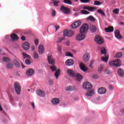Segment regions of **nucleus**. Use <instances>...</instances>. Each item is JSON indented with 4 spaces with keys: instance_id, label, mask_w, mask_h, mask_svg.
Listing matches in <instances>:
<instances>
[{
    "instance_id": "obj_1",
    "label": "nucleus",
    "mask_w": 124,
    "mask_h": 124,
    "mask_svg": "<svg viewBox=\"0 0 124 124\" xmlns=\"http://www.w3.org/2000/svg\"><path fill=\"white\" fill-rule=\"evenodd\" d=\"M89 30V25L86 23L83 24L81 26L79 31L81 33H84L86 34L88 32Z\"/></svg>"
},
{
    "instance_id": "obj_2",
    "label": "nucleus",
    "mask_w": 124,
    "mask_h": 124,
    "mask_svg": "<svg viewBox=\"0 0 124 124\" xmlns=\"http://www.w3.org/2000/svg\"><path fill=\"white\" fill-rule=\"evenodd\" d=\"M74 32L72 30H65L63 31V36H67V37H71L73 36Z\"/></svg>"
},
{
    "instance_id": "obj_3",
    "label": "nucleus",
    "mask_w": 124,
    "mask_h": 124,
    "mask_svg": "<svg viewBox=\"0 0 124 124\" xmlns=\"http://www.w3.org/2000/svg\"><path fill=\"white\" fill-rule=\"evenodd\" d=\"M95 41L96 43H97V44H99L100 45H101V44H103V43H104L103 38L98 35L95 36Z\"/></svg>"
},
{
    "instance_id": "obj_4",
    "label": "nucleus",
    "mask_w": 124,
    "mask_h": 124,
    "mask_svg": "<svg viewBox=\"0 0 124 124\" xmlns=\"http://www.w3.org/2000/svg\"><path fill=\"white\" fill-rule=\"evenodd\" d=\"M15 90L17 94H20L21 93V86L18 82L14 83Z\"/></svg>"
},
{
    "instance_id": "obj_5",
    "label": "nucleus",
    "mask_w": 124,
    "mask_h": 124,
    "mask_svg": "<svg viewBox=\"0 0 124 124\" xmlns=\"http://www.w3.org/2000/svg\"><path fill=\"white\" fill-rule=\"evenodd\" d=\"M83 88L84 90H92L93 85L89 82H85L83 84Z\"/></svg>"
},
{
    "instance_id": "obj_6",
    "label": "nucleus",
    "mask_w": 124,
    "mask_h": 124,
    "mask_svg": "<svg viewBox=\"0 0 124 124\" xmlns=\"http://www.w3.org/2000/svg\"><path fill=\"white\" fill-rule=\"evenodd\" d=\"M60 10L64 14H70V9L63 6H61Z\"/></svg>"
},
{
    "instance_id": "obj_7",
    "label": "nucleus",
    "mask_w": 124,
    "mask_h": 124,
    "mask_svg": "<svg viewBox=\"0 0 124 124\" xmlns=\"http://www.w3.org/2000/svg\"><path fill=\"white\" fill-rule=\"evenodd\" d=\"M86 38V34L80 32L76 37V39L78 41L84 40Z\"/></svg>"
},
{
    "instance_id": "obj_8",
    "label": "nucleus",
    "mask_w": 124,
    "mask_h": 124,
    "mask_svg": "<svg viewBox=\"0 0 124 124\" xmlns=\"http://www.w3.org/2000/svg\"><path fill=\"white\" fill-rule=\"evenodd\" d=\"M81 24H82V22H81L80 21H77L74 22L71 25V27L72 28V29H77V28H78V27H80V26H81Z\"/></svg>"
},
{
    "instance_id": "obj_9",
    "label": "nucleus",
    "mask_w": 124,
    "mask_h": 124,
    "mask_svg": "<svg viewBox=\"0 0 124 124\" xmlns=\"http://www.w3.org/2000/svg\"><path fill=\"white\" fill-rule=\"evenodd\" d=\"M47 61L49 64H55V59H54V58H53V56L52 55L47 56Z\"/></svg>"
},
{
    "instance_id": "obj_10",
    "label": "nucleus",
    "mask_w": 124,
    "mask_h": 124,
    "mask_svg": "<svg viewBox=\"0 0 124 124\" xmlns=\"http://www.w3.org/2000/svg\"><path fill=\"white\" fill-rule=\"evenodd\" d=\"M67 73L69 76H70L71 77H75L76 76V74L74 72V71L71 70V69H68L67 70Z\"/></svg>"
},
{
    "instance_id": "obj_11",
    "label": "nucleus",
    "mask_w": 124,
    "mask_h": 124,
    "mask_svg": "<svg viewBox=\"0 0 124 124\" xmlns=\"http://www.w3.org/2000/svg\"><path fill=\"white\" fill-rule=\"evenodd\" d=\"M107 92V90L104 87H101L98 90V93L99 94H104L105 93H106Z\"/></svg>"
},
{
    "instance_id": "obj_12",
    "label": "nucleus",
    "mask_w": 124,
    "mask_h": 124,
    "mask_svg": "<svg viewBox=\"0 0 124 124\" xmlns=\"http://www.w3.org/2000/svg\"><path fill=\"white\" fill-rule=\"evenodd\" d=\"M36 93L37 95L40 97H44V96H45V93H44V92H43L42 90H41L40 89L36 90Z\"/></svg>"
},
{
    "instance_id": "obj_13",
    "label": "nucleus",
    "mask_w": 124,
    "mask_h": 124,
    "mask_svg": "<svg viewBox=\"0 0 124 124\" xmlns=\"http://www.w3.org/2000/svg\"><path fill=\"white\" fill-rule=\"evenodd\" d=\"M38 52L39 55H42L44 53V46L42 45H40L38 46Z\"/></svg>"
},
{
    "instance_id": "obj_14",
    "label": "nucleus",
    "mask_w": 124,
    "mask_h": 124,
    "mask_svg": "<svg viewBox=\"0 0 124 124\" xmlns=\"http://www.w3.org/2000/svg\"><path fill=\"white\" fill-rule=\"evenodd\" d=\"M65 64L67 66H71V65L74 64V61L72 59H68L65 62Z\"/></svg>"
},
{
    "instance_id": "obj_15",
    "label": "nucleus",
    "mask_w": 124,
    "mask_h": 124,
    "mask_svg": "<svg viewBox=\"0 0 124 124\" xmlns=\"http://www.w3.org/2000/svg\"><path fill=\"white\" fill-rule=\"evenodd\" d=\"M83 60L85 62H89L90 61V54L89 53H85L83 56Z\"/></svg>"
},
{
    "instance_id": "obj_16",
    "label": "nucleus",
    "mask_w": 124,
    "mask_h": 124,
    "mask_svg": "<svg viewBox=\"0 0 124 124\" xmlns=\"http://www.w3.org/2000/svg\"><path fill=\"white\" fill-rule=\"evenodd\" d=\"M24 50H25L26 51L29 50L30 47V44H29L27 42H25V43L23 44L22 46Z\"/></svg>"
},
{
    "instance_id": "obj_17",
    "label": "nucleus",
    "mask_w": 124,
    "mask_h": 124,
    "mask_svg": "<svg viewBox=\"0 0 124 124\" xmlns=\"http://www.w3.org/2000/svg\"><path fill=\"white\" fill-rule=\"evenodd\" d=\"M118 74L119 76H120L121 77H124V71L122 68H119L118 69L117 71Z\"/></svg>"
},
{
    "instance_id": "obj_18",
    "label": "nucleus",
    "mask_w": 124,
    "mask_h": 124,
    "mask_svg": "<svg viewBox=\"0 0 124 124\" xmlns=\"http://www.w3.org/2000/svg\"><path fill=\"white\" fill-rule=\"evenodd\" d=\"M113 31H114V27H113V26H109L105 29V31L106 32H112Z\"/></svg>"
},
{
    "instance_id": "obj_19",
    "label": "nucleus",
    "mask_w": 124,
    "mask_h": 124,
    "mask_svg": "<svg viewBox=\"0 0 124 124\" xmlns=\"http://www.w3.org/2000/svg\"><path fill=\"white\" fill-rule=\"evenodd\" d=\"M51 102L53 104H54V105H57V104L60 103V99L57 98H53L51 100Z\"/></svg>"
},
{
    "instance_id": "obj_20",
    "label": "nucleus",
    "mask_w": 124,
    "mask_h": 124,
    "mask_svg": "<svg viewBox=\"0 0 124 124\" xmlns=\"http://www.w3.org/2000/svg\"><path fill=\"white\" fill-rule=\"evenodd\" d=\"M13 62H14V64H15V66L17 68H20V67H21L20 63L19 62V61L17 60V59H14Z\"/></svg>"
},
{
    "instance_id": "obj_21",
    "label": "nucleus",
    "mask_w": 124,
    "mask_h": 124,
    "mask_svg": "<svg viewBox=\"0 0 124 124\" xmlns=\"http://www.w3.org/2000/svg\"><path fill=\"white\" fill-rule=\"evenodd\" d=\"M115 35L117 39H121L122 38V35L120 33V31L116 30L115 32Z\"/></svg>"
},
{
    "instance_id": "obj_22",
    "label": "nucleus",
    "mask_w": 124,
    "mask_h": 124,
    "mask_svg": "<svg viewBox=\"0 0 124 124\" xmlns=\"http://www.w3.org/2000/svg\"><path fill=\"white\" fill-rule=\"evenodd\" d=\"M114 66L116 67H120L121 66V60L117 59L114 61Z\"/></svg>"
},
{
    "instance_id": "obj_23",
    "label": "nucleus",
    "mask_w": 124,
    "mask_h": 124,
    "mask_svg": "<svg viewBox=\"0 0 124 124\" xmlns=\"http://www.w3.org/2000/svg\"><path fill=\"white\" fill-rule=\"evenodd\" d=\"M79 67L81 70H82V71H84V72H86V71H88V69L86 68V67L85 66V64L83 63H81L79 65Z\"/></svg>"
},
{
    "instance_id": "obj_24",
    "label": "nucleus",
    "mask_w": 124,
    "mask_h": 124,
    "mask_svg": "<svg viewBox=\"0 0 124 124\" xmlns=\"http://www.w3.org/2000/svg\"><path fill=\"white\" fill-rule=\"evenodd\" d=\"M5 66L7 69H12L14 67V65L12 63L9 62L5 65Z\"/></svg>"
},
{
    "instance_id": "obj_25",
    "label": "nucleus",
    "mask_w": 124,
    "mask_h": 124,
    "mask_svg": "<svg viewBox=\"0 0 124 124\" xmlns=\"http://www.w3.org/2000/svg\"><path fill=\"white\" fill-rule=\"evenodd\" d=\"M33 73H34V71H33V69H29L26 71V74L28 75V76H31V75H32Z\"/></svg>"
},
{
    "instance_id": "obj_26",
    "label": "nucleus",
    "mask_w": 124,
    "mask_h": 124,
    "mask_svg": "<svg viewBox=\"0 0 124 124\" xmlns=\"http://www.w3.org/2000/svg\"><path fill=\"white\" fill-rule=\"evenodd\" d=\"M90 30L92 32H95V31H96V27L95 26L91 24Z\"/></svg>"
},
{
    "instance_id": "obj_27",
    "label": "nucleus",
    "mask_w": 124,
    "mask_h": 124,
    "mask_svg": "<svg viewBox=\"0 0 124 124\" xmlns=\"http://www.w3.org/2000/svg\"><path fill=\"white\" fill-rule=\"evenodd\" d=\"M103 69H104V64H101L98 67V71L99 73H101L103 71Z\"/></svg>"
},
{
    "instance_id": "obj_28",
    "label": "nucleus",
    "mask_w": 124,
    "mask_h": 124,
    "mask_svg": "<svg viewBox=\"0 0 124 124\" xmlns=\"http://www.w3.org/2000/svg\"><path fill=\"white\" fill-rule=\"evenodd\" d=\"M93 94H94V91H93V90L88 91L86 93V95L87 96H92Z\"/></svg>"
},
{
    "instance_id": "obj_29",
    "label": "nucleus",
    "mask_w": 124,
    "mask_h": 124,
    "mask_svg": "<svg viewBox=\"0 0 124 124\" xmlns=\"http://www.w3.org/2000/svg\"><path fill=\"white\" fill-rule=\"evenodd\" d=\"M11 38L13 40H18V39H19V37H18V35L16 34H12L11 35Z\"/></svg>"
},
{
    "instance_id": "obj_30",
    "label": "nucleus",
    "mask_w": 124,
    "mask_h": 124,
    "mask_svg": "<svg viewBox=\"0 0 124 124\" xmlns=\"http://www.w3.org/2000/svg\"><path fill=\"white\" fill-rule=\"evenodd\" d=\"M75 77H77V80H78V81H81L83 78L82 75L78 73L76 74Z\"/></svg>"
},
{
    "instance_id": "obj_31",
    "label": "nucleus",
    "mask_w": 124,
    "mask_h": 124,
    "mask_svg": "<svg viewBox=\"0 0 124 124\" xmlns=\"http://www.w3.org/2000/svg\"><path fill=\"white\" fill-rule=\"evenodd\" d=\"M101 52L102 55H106L107 54V51H106V49L105 47H101Z\"/></svg>"
},
{
    "instance_id": "obj_32",
    "label": "nucleus",
    "mask_w": 124,
    "mask_h": 124,
    "mask_svg": "<svg viewBox=\"0 0 124 124\" xmlns=\"http://www.w3.org/2000/svg\"><path fill=\"white\" fill-rule=\"evenodd\" d=\"M87 20H89L91 22H94L95 21V18L93 16H90L87 17Z\"/></svg>"
},
{
    "instance_id": "obj_33",
    "label": "nucleus",
    "mask_w": 124,
    "mask_h": 124,
    "mask_svg": "<svg viewBox=\"0 0 124 124\" xmlns=\"http://www.w3.org/2000/svg\"><path fill=\"white\" fill-rule=\"evenodd\" d=\"M22 55L23 59H31V56L23 52Z\"/></svg>"
},
{
    "instance_id": "obj_34",
    "label": "nucleus",
    "mask_w": 124,
    "mask_h": 124,
    "mask_svg": "<svg viewBox=\"0 0 124 124\" xmlns=\"http://www.w3.org/2000/svg\"><path fill=\"white\" fill-rule=\"evenodd\" d=\"M108 59H109V57H108V56H106L105 57H102L101 58V60L103 62H107V61H108Z\"/></svg>"
},
{
    "instance_id": "obj_35",
    "label": "nucleus",
    "mask_w": 124,
    "mask_h": 124,
    "mask_svg": "<svg viewBox=\"0 0 124 124\" xmlns=\"http://www.w3.org/2000/svg\"><path fill=\"white\" fill-rule=\"evenodd\" d=\"M63 2L66 3V4H70V5L72 4V2L70 0H64Z\"/></svg>"
},
{
    "instance_id": "obj_36",
    "label": "nucleus",
    "mask_w": 124,
    "mask_h": 124,
    "mask_svg": "<svg viewBox=\"0 0 124 124\" xmlns=\"http://www.w3.org/2000/svg\"><path fill=\"white\" fill-rule=\"evenodd\" d=\"M61 72V71L60 70L57 71L55 74L54 76H55L56 79H58L59 76H60V73Z\"/></svg>"
},
{
    "instance_id": "obj_37",
    "label": "nucleus",
    "mask_w": 124,
    "mask_h": 124,
    "mask_svg": "<svg viewBox=\"0 0 124 124\" xmlns=\"http://www.w3.org/2000/svg\"><path fill=\"white\" fill-rule=\"evenodd\" d=\"M3 62H10V60H9L8 59V58L4 57L2 59Z\"/></svg>"
},
{
    "instance_id": "obj_38",
    "label": "nucleus",
    "mask_w": 124,
    "mask_h": 124,
    "mask_svg": "<svg viewBox=\"0 0 124 124\" xmlns=\"http://www.w3.org/2000/svg\"><path fill=\"white\" fill-rule=\"evenodd\" d=\"M50 69H51L52 71H56V70H57V66L53 64L50 66Z\"/></svg>"
},
{
    "instance_id": "obj_39",
    "label": "nucleus",
    "mask_w": 124,
    "mask_h": 124,
    "mask_svg": "<svg viewBox=\"0 0 124 124\" xmlns=\"http://www.w3.org/2000/svg\"><path fill=\"white\" fill-rule=\"evenodd\" d=\"M65 91H67V92H71L73 91V88H72V87L69 86L65 88Z\"/></svg>"
},
{
    "instance_id": "obj_40",
    "label": "nucleus",
    "mask_w": 124,
    "mask_h": 124,
    "mask_svg": "<svg viewBox=\"0 0 124 124\" xmlns=\"http://www.w3.org/2000/svg\"><path fill=\"white\" fill-rule=\"evenodd\" d=\"M101 4H102V3L101 2H99V1H98V0L94 1V5H101Z\"/></svg>"
},
{
    "instance_id": "obj_41",
    "label": "nucleus",
    "mask_w": 124,
    "mask_h": 124,
    "mask_svg": "<svg viewBox=\"0 0 124 124\" xmlns=\"http://www.w3.org/2000/svg\"><path fill=\"white\" fill-rule=\"evenodd\" d=\"M122 56H123V53H122L121 52H120L116 54L115 57L116 58H121Z\"/></svg>"
},
{
    "instance_id": "obj_42",
    "label": "nucleus",
    "mask_w": 124,
    "mask_h": 124,
    "mask_svg": "<svg viewBox=\"0 0 124 124\" xmlns=\"http://www.w3.org/2000/svg\"><path fill=\"white\" fill-rule=\"evenodd\" d=\"M25 63L27 64V65H30V64L31 63V60L29 59H27L25 60Z\"/></svg>"
},
{
    "instance_id": "obj_43",
    "label": "nucleus",
    "mask_w": 124,
    "mask_h": 124,
    "mask_svg": "<svg viewBox=\"0 0 124 124\" xmlns=\"http://www.w3.org/2000/svg\"><path fill=\"white\" fill-rule=\"evenodd\" d=\"M95 9H96V8L89 6L88 11H91V12H93V11H94V10H95Z\"/></svg>"
},
{
    "instance_id": "obj_44",
    "label": "nucleus",
    "mask_w": 124,
    "mask_h": 124,
    "mask_svg": "<svg viewBox=\"0 0 124 124\" xmlns=\"http://www.w3.org/2000/svg\"><path fill=\"white\" fill-rule=\"evenodd\" d=\"M120 11V10L119 9H114L112 12L114 13V14H119V12Z\"/></svg>"
},
{
    "instance_id": "obj_45",
    "label": "nucleus",
    "mask_w": 124,
    "mask_h": 124,
    "mask_svg": "<svg viewBox=\"0 0 124 124\" xmlns=\"http://www.w3.org/2000/svg\"><path fill=\"white\" fill-rule=\"evenodd\" d=\"M97 12L98 13H99L100 14H101V15H104V16L105 15V13L101 9L98 10Z\"/></svg>"
},
{
    "instance_id": "obj_46",
    "label": "nucleus",
    "mask_w": 124,
    "mask_h": 124,
    "mask_svg": "<svg viewBox=\"0 0 124 124\" xmlns=\"http://www.w3.org/2000/svg\"><path fill=\"white\" fill-rule=\"evenodd\" d=\"M81 13L82 14H90V12L85 10H81Z\"/></svg>"
},
{
    "instance_id": "obj_47",
    "label": "nucleus",
    "mask_w": 124,
    "mask_h": 124,
    "mask_svg": "<svg viewBox=\"0 0 124 124\" xmlns=\"http://www.w3.org/2000/svg\"><path fill=\"white\" fill-rule=\"evenodd\" d=\"M106 74H111V71L108 69H106L104 71Z\"/></svg>"
},
{
    "instance_id": "obj_48",
    "label": "nucleus",
    "mask_w": 124,
    "mask_h": 124,
    "mask_svg": "<svg viewBox=\"0 0 124 124\" xmlns=\"http://www.w3.org/2000/svg\"><path fill=\"white\" fill-rule=\"evenodd\" d=\"M57 49H58V51H59V52H60V53H62V46L58 45Z\"/></svg>"
},
{
    "instance_id": "obj_49",
    "label": "nucleus",
    "mask_w": 124,
    "mask_h": 124,
    "mask_svg": "<svg viewBox=\"0 0 124 124\" xmlns=\"http://www.w3.org/2000/svg\"><path fill=\"white\" fill-rule=\"evenodd\" d=\"M33 56L34 59H38V53H37V52L34 51L33 53Z\"/></svg>"
},
{
    "instance_id": "obj_50",
    "label": "nucleus",
    "mask_w": 124,
    "mask_h": 124,
    "mask_svg": "<svg viewBox=\"0 0 124 124\" xmlns=\"http://www.w3.org/2000/svg\"><path fill=\"white\" fill-rule=\"evenodd\" d=\"M109 64L110 66H115V61L110 62Z\"/></svg>"
},
{
    "instance_id": "obj_51",
    "label": "nucleus",
    "mask_w": 124,
    "mask_h": 124,
    "mask_svg": "<svg viewBox=\"0 0 124 124\" xmlns=\"http://www.w3.org/2000/svg\"><path fill=\"white\" fill-rule=\"evenodd\" d=\"M65 55L67 57H73V55L70 52H67L65 53Z\"/></svg>"
},
{
    "instance_id": "obj_52",
    "label": "nucleus",
    "mask_w": 124,
    "mask_h": 124,
    "mask_svg": "<svg viewBox=\"0 0 124 124\" xmlns=\"http://www.w3.org/2000/svg\"><path fill=\"white\" fill-rule=\"evenodd\" d=\"M80 1L84 3H87L88 2H90L91 1L90 0H80Z\"/></svg>"
},
{
    "instance_id": "obj_53",
    "label": "nucleus",
    "mask_w": 124,
    "mask_h": 124,
    "mask_svg": "<svg viewBox=\"0 0 124 124\" xmlns=\"http://www.w3.org/2000/svg\"><path fill=\"white\" fill-rule=\"evenodd\" d=\"M59 2H60V1H54V3H53V4H54V6H58V5H59Z\"/></svg>"
},
{
    "instance_id": "obj_54",
    "label": "nucleus",
    "mask_w": 124,
    "mask_h": 124,
    "mask_svg": "<svg viewBox=\"0 0 124 124\" xmlns=\"http://www.w3.org/2000/svg\"><path fill=\"white\" fill-rule=\"evenodd\" d=\"M62 40H64V38H63V37L60 38L58 39V42L59 43H60L62 42Z\"/></svg>"
},
{
    "instance_id": "obj_55",
    "label": "nucleus",
    "mask_w": 124,
    "mask_h": 124,
    "mask_svg": "<svg viewBox=\"0 0 124 124\" xmlns=\"http://www.w3.org/2000/svg\"><path fill=\"white\" fill-rule=\"evenodd\" d=\"M52 16L53 17L56 16V11H55V10H52Z\"/></svg>"
},
{
    "instance_id": "obj_56",
    "label": "nucleus",
    "mask_w": 124,
    "mask_h": 124,
    "mask_svg": "<svg viewBox=\"0 0 124 124\" xmlns=\"http://www.w3.org/2000/svg\"><path fill=\"white\" fill-rule=\"evenodd\" d=\"M48 83L49 85H53V84H54V81L52 79H49Z\"/></svg>"
},
{
    "instance_id": "obj_57",
    "label": "nucleus",
    "mask_w": 124,
    "mask_h": 124,
    "mask_svg": "<svg viewBox=\"0 0 124 124\" xmlns=\"http://www.w3.org/2000/svg\"><path fill=\"white\" fill-rule=\"evenodd\" d=\"M93 79H97L98 78V76L97 75H95L93 76Z\"/></svg>"
},
{
    "instance_id": "obj_58",
    "label": "nucleus",
    "mask_w": 124,
    "mask_h": 124,
    "mask_svg": "<svg viewBox=\"0 0 124 124\" xmlns=\"http://www.w3.org/2000/svg\"><path fill=\"white\" fill-rule=\"evenodd\" d=\"M114 89V87H113V86L110 85H109V89L110 90V91H112Z\"/></svg>"
},
{
    "instance_id": "obj_59",
    "label": "nucleus",
    "mask_w": 124,
    "mask_h": 124,
    "mask_svg": "<svg viewBox=\"0 0 124 124\" xmlns=\"http://www.w3.org/2000/svg\"><path fill=\"white\" fill-rule=\"evenodd\" d=\"M90 6H84L83 7V9H86L87 10H89V7Z\"/></svg>"
},
{
    "instance_id": "obj_60",
    "label": "nucleus",
    "mask_w": 124,
    "mask_h": 124,
    "mask_svg": "<svg viewBox=\"0 0 124 124\" xmlns=\"http://www.w3.org/2000/svg\"><path fill=\"white\" fill-rule=\"evenodd\" d=\"M55 28L56 29V31H57L59 29H60V27L59 26H55Z\"/></svg>"
},
{
    "instance_id": "obj_61",
    "label": "nucleus",
    "mask_w": 124,
    "mask_h": 124,
    "mask_svg": "<svg viewBox=\"0 0 124 124\" xmlns=\"http://www.w3.org/2000/svg\"><path fill=\"white\" fill-rule=\"evenodd\" d=\"M34 42H35V45H37L38 44V40L35 39Z\"/></svg>"
},
{
    "instance_id": "obj_62",
    "label": "nucleus",
    "mask_w": 124,
    "mask_h": 124,
    "mask_svg": "<svg viewBox=\"0 0 124 124\" xmlns=\"http://www.w3.org/2000/svg\"><path fill=\"white\" fill-rule=\"evenodd\" d=\"M21 40L24 41L26 40V37H25V36H23L21 37Z\"/></svg>"
},
{
    "instance_id": "obj_63",
    "label": "nucleus",
    "mask_w": 124,
    "mask_h": 124,
    "mask_svg": "<svg viewBox=\"0 0 124 124\" xmlns=\"http://www.w3.org/2000/svg\"><path fill=\"white\" fill-rule=\"evenodd\" d=\"M69 44H70L69 41H66V46H69Z\"/></svg>"
},
{
    "instance_id": "obj_64",
    "label": "nucleus",
    "mask_w": 124,
    "mask_h": 124,
    "mask_svg": "<svg viewBox=\"0 0 124 124\" xmlns=\"http://www.w3.org/2000/svg\"><path fill=\"white\" fill-rule=\"evenodd\" d=\"M120 112L122 113V114H124V108H122L121 109Z\"/></svg>"
}]
</instances>
